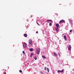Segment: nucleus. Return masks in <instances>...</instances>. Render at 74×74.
<instances>
[{
	"mask_svg": "<svg viewBox=\"0 0 74 74\" xmlns=\"http://www.w3.org/2000/svg\"><path fill=\"white\" fill-rule=\"evenodd\" d=\"M72 32V30H71L70 31V32Z\"/></svg>",
	"mask_w": 74,
	"mask_h": 74,
	"instance_id": "nucleus-24",
	"label": "nucleus"
},
{
	"mask_svg": "<svg viewBox=\"0 0 74 74\" xmlns=\"http://www.w3.org/2000/svg\"><path fill=\"white\" fill-rule=\"evenodd\" d=\"M36 33H37V34L38 33V31H37L36 32Z\"/></svg>",
	"mask_w": 74,
	"mask_h": 74,
	"instance_id": "nucleus-25",
	"label": "nucleus"
},
{
	"mask_svg": "<svg viewBox=\"0 0 74 74\" xmlns=\"http://www.w3.org/2000/svg\"><path fill=\"white\" fill-rule=\"evenodd\" d=\"M54 56H56V57H57L58 56L57 54H56L55 52H54Z\"/></svg>",
	"mask_w": 74,
	"mask_h": 74,
	"instance_id": "nucleus-8",
	"label": "nucleus"
},
{
	"mask_svg": "<svg viewBox=\"0 0 74 74\" xmlns=\"http://www.w3.org/2000/svg\"><path fill=\"white\" fill-rule=\"evenodd\" d=\"M33 55H34V54L33 53L31 54L30 55V57H32V56H33Z\"/></svg>",
	"mask_w": 74,
	"mask_h": 74,
	"instance_id": "nucleus-14",
	"label": "nucleus"
},
{
	"mask_svg": "<svg viewBox=\"0 0 74 74\" xmlns=\"http://www.w3.org/2000/svg\"><path fill=\"white\" fill-rule=\"evenodd\" d=\"M58 55H59V56H60V53H58Z\"/></svg>",
	"mask_w": 74,
	"mask_h": 74,
	"instance_id": "nucleus-23",
	"label": "nucleus"
},
{
	"mask_svg": "<svg viewBox=\"0 0 74 74\" xmlns=\"http://www.w3.org/2000/svg\"><path fill=\"white\" fill-rule=\"evenodd\" d=\"M62 22H65V21L63 20H62L60 21L59 23H62Z\"/></svg>",
	"mask_w": 74,
	"mask_h": 74,
	"instance_id": "nucleus-5",
	"label": "nucleus"
},
{
	"mask_svg": "<svg viewBox=\"0 0 74 74\" xmlns=\"http://www.w3.org/2000/svg\"><path fill=\"white\" fill-rule=\"evenodd\" d=\"M31 17H33V15H31Z\"/></svg>",
	"mask_w": 74,
	"mask_h": 74,
	"instance_id": "nucleus-26",
	"label": "nucleus"
},
{
	"mask_svg": "<svg viewBox=\"0 0 74 74\" xmlns=\"http://www.w3.org/2000/svg\"><path fill=\"white\" fill-rule=\"evenodd\" d=\"M24 37H27V34H24Z\"/></svg>",
	"mask_w": 74,
	"mask_h": 74,
	"instance_id": "nucleus-11",
	"label": "nucleus"
},
{
	"mask_svg": "<svg viewBox=\"0 0 74 74\" xmlns=\"http://www.w3.org/2000/svg\"><path fill=\"white\" fill-rule=\"evenodd\" d=\"M23 53L24 55H25L26 53H25V51H23Z\"/></svg>",
	"mask_w": 74,
	"mask_h": 74,
	"instance_id": "nucleus-19",
	"label": "nucleus"
},
{
	"mask_svg": "<svg viewBox=\"0 0 74 74\" xmlns=\"http://www.w3.org/2000/svg\"><path fill=\"white\" fill-rule=\"evenodd\" d=\"M19 71H20V73H22V70H20Z\"/></svg>",
	"mask_w": 74,
	"mask_h": 74,
	"instance_id": "nucleus-21",
	"label": "nucleus"
},
{
	"mask_svg": "<svg viewBox=\"0 0 74 74\" xmlns=\"http://www.w3.org/2000/svg\"><path fill=\"white\" fill-rule=\"evenodd\" d=\"M63 71H64V69H62V71L58 70V73H62L63 72Z\"/></svg>",
	"mask_w": 74,
	"mask_h": 74,
	"instance_id": "nucleus-4",
	"label": "nucleus"
},
{
	"mask_svg": "<svg viewBox=\"0 0 74 74\" xmlns=\"http://www.w3.org/2000/svg\"><path fill=\"white\" fill-rule=\"evenodd\" d=\"M56 32H58L59 31V29H58V28H56Z\"/></svg>",
	"mask_w": 74,
	"mask_h": 74,
	"instance_id": "nucleus-10",
	"label": "nucleus"
},
{
	"mask_svg": "<svg viewBox=\"0 0 74 74\" xmlns=\"http://www.w3.org/2000/svg\"><path fill=\"white\" fill-rule=\"evenodd\" d=\"M64 38L65 40L66 41H67V38H66V36L65 35H64Z\"/></svg>",
	"mask_w": 74,
	"mask_h": 74,
	"instance_id": "nucleus-7",
	"label": "nucleus"
},
{
	"mask_svg": "<svg viewBox=\"0 0 74 74\" xmlns=\"http://www.w3.org/2000/svg\"><path fill=\"white\" fill-rule=\"evenodd\" d=\"M29 50L30 51H33V49H29Z\"/></svg>",
	"mask_w": 74,
	"mask_h": 74,
	"instance_id": "nucleus-18",
	"label": "nucleus"
},
{
	"mask_svg": "<svg viewBox=\"0 0 74 74\" xmlns=\"http://www.w3.org/2000/svg\"><path fill=\"white\" fill-rule=\"evenodd\" d=\"M46 22H52V20H48L46 21Z\"/></svg>",
	"mask_w": 74,
	"mask_h": 74,
	"instance_id": "nucleus-12",
	"label": "nucleus"
},
{
	"mask_svg": "<svg viewBox=\"0 0 74 74\" xmlns=\"http://www.w3.org/2000/svg\"><path fill=\"white\" fill-rule=\"evenodd\" d=\"M42 58H43L44 59H46V58L45 57V56H44V55L42 56Z\"/></svg>",
	"mask_w": 74,
	"mask_h": 74,
	"instance_id": "nucleus-13",
	"label": "nucleus"
},
{
	"mask_svg": "<svg viewBox=\"0 0 74 74\" xmlns=\"http://www.w3.org/2000/svg\"><path fill=\"white\" fill-rule=\"evenodd\" d=\"M71 45H69L68 47L69 51H71Z\"/></svg>",
	"mask_w": 74,
	"mask_h": 74,
	"instance_id": "nucleus-6",
	"label": "nucleus"
},
{
	"mask_svg": "<svg viewBox=\"0 0 74 74\" xmlns=\"http://www.w3.org/2000/svg\"><path fill=\"white\" fill-rule=\"evenodd\" d=\"M56 25L57 27H58L59 26V24H56Z\"/></svg>",
	"mask_w": 74,
	"mask_h": 74,
	"instance_id": "nucleus-9",
	"label": "nucleus"
},
{
	"mask_svg": "<svg viewBox=\"0 0 74 74\" xmlns=\"http://www.w3.org/2000/svg\"><path fill=\"white\" fill-rule=\"evenodd\" d=\"M63 34V35H64V34Z\"/></svg>",
	"mask_w": 74,
	"mask_h": 74,
	"instance_id": "nucleus-28",
	"label": "nucleus"
},
{
	"mask_svg": "<svg viewBox=\"0 0 74 74\" xmlns=\"http://www.w3.org/2000/svg\"><path fill=\"white\" fill-rule=\"evenodd\" d=\"M5 74H6V72H5Z\"/></svg>",
	"mask_w": 74,
	"mask_h": 74,
	"instance_id": "nucleus-27",
	"label": "nucleus"
},
{
	"mask_svg": "<svg viewBox=\"0 0 74 74\" xmlns=\"http://www.w3.org/2000/svg\"><path fill=\"white\" fill-rule=\"evenodd\" d=\"M40 51L41 49L40 48H38L37 49L36 53L37 55H39L40 54Z\"/></svg>",
	"mask_w": 74,
	"mask_h": 74,
	"instance_id": "nucleus-2",
	"label": "nucleus"
},
{
	"mask_svg": "<svg viewBox=\"0 0 74 74\" xmlns=\"http://www.w3.org/2000/svg\"><path fill=\"white\" fill-rule=\"evenodd\" d=\"M44 69H45V70H47V67H45L44 68Z\"/></svg>",
	"mask_w": 74,
	"mask_h": 74,
	"instance_id": "nucleus-20",
	"label": "nucleus"
},
{
	"mask_svg": "<svg viewBox=\"0 0 74 74\" xmlns=\"http://www.w3.org/2000/svg\"><path fill=\"white\" fill-rule=\"evenodd\" d=\"M27 44L25 42H24L23 44V47L24 48H26L27 47Z\"/></svg>",
	"mask_w": 74,
	"mask_h": 74,
	"instance_id": "nucleus-3",
	"label": "nucleus"
},
{
	"mask_svg": "<svg viewBox=\"0 0 74 74\" xmlns=\"http://www.w3.org/2000/svg\"><path fill=\"white\" fill-rule=\"evenodd\" d=\"M40 74H43V73H42V72H40Z\"/></svg>",
	"mask_w": 74,
	"mask_h": 74,
	"instance_id": "nucleus-22",
	"label": "nucleus"
},
{
	"mask_svg": "<svg viewBox=\"0 0 74 74\" xmlns=\"http://www.w3.org/2000/svg\"><path fill=\"white\" fill-rule=\"evenodd\" d=\"M47 70L48 72H49V69L47 68Z\"/></svg>",
	"mask_w": 74,
	"mask_h": 74,
	"instance_id": "nucleus-15",
	"label": "nucleus"
},
{
	"mask_svg": "<svg viewBox=\"0 0 74 74\" xmlns=\"http://www.w3.org/2000/svg\"><path fill=\"white\" fill-rule=\"evenodd\" d=\"M29 46H32V45H33V42L32 40L30 39L29 40Z\"/></svg>",
	"mask_w": 74,
	"mask_h": 74,
	"instance_id": "nucleus-1",
	"label": "nucleus"
},
{
	"mask_svg": "<svg viewBox=\"0 0 74 74\" xmlns=\"http://www.w3.org/2000/svg\"><path fill=\"white\" fill-rule=\"evenodd\" d=\"M49 26H51L52 25V23L51 22H50L49 23Z\"/></svg>",
	"mask_w": 74,
	"mask_h": 74,
	"instance_id": "nucleus-17",
	"label": "nucleus"
},
{
	"mask_svg": "<svg viewBox=\"0 0 74 74\" xmlns=\"http://www.w3.org/2000/svg\"><path fill=\"white\" fill-rule=\"evenodd\" d=\"M34 59L35 60H37V57L36 56H35L34 57Z\"/></svg>",
	"mask_w": 74,
	"mask_h": 74,
	"instance_id": "nucleus-16",
	"label": "nucleus"
}]
</instances>
